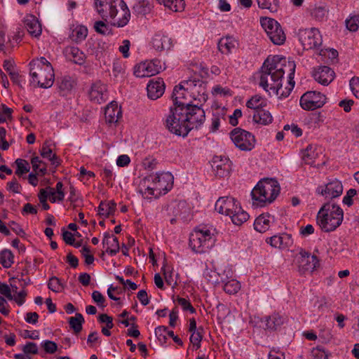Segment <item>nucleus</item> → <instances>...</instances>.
<instances>
[{"instance_id":"obj_2","label":"nucleus","mask_w":359,"mask_h":359,"mask_svg":"<svg viewBox=\"0 0 359 359\" xmlns=\"http://www.w3.org/2000/svg\"><path fill=\"white\" fill-rule=\"evenodd\" d=\"M197 102L187 109H178L174 114H169L165 120L168 130L178 136L186 137L193 129L198 128L205 120V113Z\"/></svg>"},{"instance_id":"obj_26","label":"nucleus","mask_w":359,"mask_h":359,"mask_svg":"<svg viewBox=\"0 0 359 359\" xmlns=\"http://www.w3.org/2000/svg\"><path fill=\"white\" fill-rule=\"evenodd\" d=\"M25 27L29 34L38 37L41 34L42 29L38 19L33 15L27 16L24 20Z\"/></svg>"},{"instance_id":"obj_3","label":"nucleus","mask_w":359,"mask_h":359,"mask_svg":"<svg viewBox=\"0 0 359 359\" xmlns=\"http://www.w3.org/2000/svg\"><path fill=\"white\" fill-rule=\"evenodd\" d=\"M95 8L101 18L117 27L126 26L130 18V12L123 0H94Z\"/></svg>"},{"instance_id":"obj_44","label":"nucleus","mask_w":359,"mask_h":359,"mask_svg":"<svg viewBox=\"0 0 359 359\" xmlns=\"http://www.w3.org/2000/svg\"><path fill=\"white\" fill-rule=\"evenodd\" d=\"M203 328L199 327L196 332H191V335L189 338L190 342L196 346V349L201 347V341L203 339Z\"/></svg>"},{"instance_id":"obj_39","label":"nucleus","mask_w":359,"mask_h":359,"mask_svg":"<svg viewBox=\"0 0 359 359\" xmlns=\"http://www.w3.org/2000/svg\"><path fill=\"white\" fill-rule=\"evenodd\" d=\"M88 35V29L85 26H77L72 30V39L79 43L83 41Z\"/></svg>"},{"instance_id":"obj_32","label":"nucleus","mask_w":359,"mask_h":359,"mask_svg":"<svg viewBox=\"0 0 359 359\" xmlns=\"http://www.w3.org/2000/svg\"><path fill=\"white\" fill-rule=\"evenodd\" d=\"M267 104V100L259 95L252 96L246 102V107L249 109H254L255 111H257L263 108H266Z\"/></svg>"},{"instance_id":"obj_15","label":"nucleus","mask_w":359,"mask_h":359,"mask_svg":"<svg viewBox=\"0 0 359 359\" xmlns=\"http://www.w3.org/2000/svg\"><path fill=\"white\" fill-rule=\"evenodd\" d=\"M297 262L301 273H305L308 271H313L318 264L317 256L311 255L309 252L302 248L300 249L297 256Z\"/></svg>"},{"instance_id":"obj_14","label":"nucleus","mask_w":359,"mask_h":359,"mask_svg":"<svg viewBox=\"0 0 359 359\" xmlns=\"http://www.w3.org/2000/svg\"><path fill=\"white\" fill-rule=\"evenodd\" d=\"M325 102V95L316 91H307L300 98L302 108L307 111H313L320 108Z\"/></svg>"},{"instance_id":"obj_34","label":"nucleus","mask_w":359,"mask_h":359,"mask_svg":"<svg viewBox=\"0 0 359 359\" xmlns=\"http://www.w3.org/2000/svg\"><path fill=\"white\" fill-rule=\"evenodd\" d=\"M284 323V318L279 313H273L266 319V327L269 330H275Z\"/></svg>"},{"instance_id":"obj_60","label":"nucleus","mask_w":359,"mask_h":359,"mask_svg":"<svg viewBox=\"0 0 359 359\" xmlns=\"http://www.w3.org/2000/svg\"><path fill=\"white\" fill-rule=\"evenodd\" d=\"M94 29L97 33L103 35L107 34L109 31L108 26L101 20L95 22Z\"/></svg>"},{"instance_id":"obj_12","label":"nucleus","mask_w":359,"mask_h":359,"mask_svg":"<svg viewBox=\"0 0 359 359\" xmlns=\"http://www.w3.org/2000/svg\"><path fill=\"white\" fill-rule=\"evenodd\" d=\"M230 137L235 146L241 151H251L255 145V136L241 128H236L230 133Z\"/></svg>"},{"instance_id":"obj_28","label":"nucleus","mask_w":359,"mask_h":359,"mask_svg":"<svg viewBox=\"0 0 359 359\" xmlns=\"http://www.w3.org/2000/svg\"><path fill=\"white\" fill-rule=\"evenodd\" d=\"M205 278L211 284H219L221 282H224L231 276V271L229 269L227 271H224V273H220L215 271L207 269L204 273Z\"/></svg>"},{"instance_id":"obj_48","label":"nucleus","mask_w":359,"mask_h":359,"mask_svg":"<svg viewBox=\"0 0 359 359\" xmlns=\"http://www.w3.org/2000/svg\"><path fill=\"white\" fill-rule=\"evenodd\" d=\"M327 12L324 6H316L311 10V15L316 20L322 21L326 17Z\"/></svg>"},{"instance_id":"obj_53","label":"nucleus","mask_w":359,"mask_h":359,"mask_svg":"<svg viewBox=\"0 0 359 359\" xmlns=\"http://www.w3.org/2000/svg\"><path fill=\"white\" fill-rule=\"evenodd\" d=\"M41 346L43 348L46 353L49 354L54 353L57 348V345L55 342L50 340H46L41 343Z\"/></svg>"},{"instance_id":"obj_47","label":"nucleus","mask_w":359,"mask_h":359,"mask_svg":"<svg viewBox=\"0 0 359 359\" xmlns=\"http://www.w3.org/2000/svg\"><path fill=\"white\" fill-rule=\"evenodd\" d=\"M347 29L351 32H356L359 29V14L351 16L346 20Z\"/></svg>"},{"instance_id":"obj_5","label":"nucleus","mask_w":359,"mask_h":359,"mask_svg":"<svg viewBox=\"0 0 359 359\" xmlns=\"http://www.w3.org/2000/svg\"><path fill=\"white\" fill-rule=\"evenodd\" d=\"M29 66L32 83L43 88H48L53 86L55 79L54 70L51 64L44 57L32 60Z\"/></svg>"},{"instance_id":"obj_57","label":"nucleus","mask_w":359,"mask_h":359,"mask_svg":"<svg viewBox=\"0 0 359 359\" xmlns=\"http://www.w3.org/2000/svg\"><path fill=\"white\" fill-rule=\"evenodd\" d=\"M92 298L98 306L104 307L105 298L102 293L97 290H95L92 293Z\"/></svg>"},{"instance_id":"obj_61","label":"nucleus","mask_w":359,"mask_h":359,"mask_svg":"<svg viewBox=\"0 0 359 359\" xmlns=\"http://www.w3.org/2000/svg\"><path fill=\"white\" fill-rule=\"evenodd\" d=\"M98 321L101 323H106V327L108 329H111L114 327L113 318L107 314H100L98 316Z\"/></svg>"},{"instance_id":"obj_54","label":"nucleus","mask_w":359,"mask_h":359,"mask_svg":"<svg viewBox=\"0 0 359 359\" xmlns=\"http://www.w3.org/2000/svg\"><path fill=\"white\" fill-rule=\"evenodd\" d=\"M313 359H328L329 353L319 346L313 348L311 352Z\"/></svg>"},{"instance_id":"obj_42","label":"nucleus","mask_w":359,"mask_h":359,"mask_svg":"<svg viewBox=\"0 0 359 359\" xmlns=\"http://www.w3.org/2000/svg\"><path fill=\"white\" fill-rule=\"evenodd\" d=\"M48 287L54 292H60L64 289L65 285L58 278L52 276L48 280Z\"/></svg>"},{"instance_id":"obj_19","label":"nucleus","mask_w":359,"mask_h":359,"mask_svg":"<svg viewBox=\"0 0 359 359\" xmlns=\"http://www.w3.org/2000/svg\"><path fill=\"white\" fill-rule=\"evenodd\" d=\"M314 79L323 86H327L335 76L334 72L327 66H320L313 72Z\"/></svg>"},{"instance_id":"obj_21","label":"nucleus","mask_w":359,"mask_h":359,"mask_svg":"<svg viewBox=\"0 0 359 359\" xmlns=\"http://www.w3.org/2000/svg\"><path fill=\"white\" fill-rule=\"evenodd\" d=\"M122 116L121 107L115 101L111 102L105 108L104 118L107 124L116 123Z\"/></svg>"},{"instance_id":"obj_50","label":"nucleus","mask_w":359,"mask_h":359,"mask_svg":"<svg viewBox=\"0 0 359 359\" xmlns=\"http://www.w3.org/2000/svg\"><path fill=\"white\" fill-rule=\"evenodd\" d=\"M316 154L313 150L312 145L309 144L306 147V149L303 151L302 159L306 164H311L315 158Z\"/></svg>"},{"instance_id":"obj_18","label":"nucleus","mask_w":359,"mask_h":359,"mask_svg":"<svg viewBox=\"0 0 359 359\" xmlns=\"http://www.w3.org/2000/svg\"><path fill=\"white\" fill-rule=\"evenodd\" d=\"M89 98L97 104L105 102L108 98L107 86L100 81L94 83L89 92Z\"/></svg>"},{"instance_id":"obj_9","label":"nucleus","mask_w":359,"mask_h":359,"mask_svg":"<svg viewBox=\"0 0 359 359\" xmlns=\"http://www.w3.org/2000/svg\"><path fill=\"white\" fill-rule=\"evenodd\" d=\"M215 241L211 230L205 226H200L190 234L189 244L193 251L204 253L214 245Z\"/></svg>"},{"instance_id":"obj_38","label":"nucleus","mask_w":359,"mask_h":359,"mask_svg":"<svg viewBox=\"0 0 359 359\" xmlns=\"http://www.w3.org/2000/svg\"><path fill=\"white\" fill-rule=\"evenodd\" d=\"M258 6L262 9H267L271 13H275L279 8L278 0H256Z\"/></svg>"},{"instance_id":"obj_59","label":"nucleus","mask_w":359,"mask_h":359,"mask_svg":"<svg viewBox=\"0 0 359 359\" xmlns=\"http://www.w3.org/2000/svg\"><path fill=\"white\" fill-rule=\"evenodd\" d=\"M22 189L21 185L18 182L16 178L7 183V189L15 194H20Z\"/></svg>"},{"instance_id":"obj_11","label":"nucleus","mask_w":359,"mask_h":359,"mask_svg":"<svg viewBox=\"0 0 359 359\" xmlns=\"http://www.w3.org/2000/svg\"><path fill=\"white\" fill-rule=\"evenodd\" d=\"M261 25L273 43L275 45L284 43L286 36L280 25L276 20L270 18H262Z\"/></svg>"},{"instance_id":"obj_10","label":"nucleus","mask_w":359,"mask_h":359,"mask_svg":"<svg viewBox=\"0 0 359 359\" xmlns=\"http://www.w3.org/2000/svg\"><path fill=\"white\" fill-rule=\"evenodd\" d=\"M173 177L170 172H163L156 174V175H150L143 180L144 183L147 181H151L154 187H147L143 191L142 188L140 189V192L142 194L143 197L146 198H151L152 196H155V190H158V194L161 190L165 191V193L171 189L172 187Z\"/></svg>"},{"instance_id":"obj_30","label":"nucleus","mask_w":359,"mask_h":359,"mask_svg":"<svg viewBox=\"0 0 359 359\" xmlns=\"http://www.w3.org/2000/svg\"><path fill=\"white\" fill-rule=\"evenodd\" d=\"M252 118L254 122L262 126L269 125L273 120L271 112L265 108L255 111Z\"/></svg>"},{"instance_id":"obj_29","label":"nucleus","mask_w":359,"mask_h":359,"mask_svg":"<svg viewBox=\"0 0 359 359\" xmlns=\"http://www.w3.org/2000/svg\"><path fill=\"white\" fill-rule=\"evenodd\" d=\"M67 57L74 63L81 65L86 62V55L79 48L72 46L66 48Z\"/></svg>"},{"instance_id":"obj_56","label":"nucleus","mask_w":359,"mask_h":359,"mask_svg":"<svg viewBox=\"0 0 359 359\" xmlns=\"http://www.w3.org/2000/svg\"><path fill=\"white\" fill-rule=\"evenodd\" d=\"M146 67L144 65V63H140L137 65L135 66L134 68V75L136 77L139 78H143V77H149V75H147L146 72Z\"/></svg>"},{"instance_id":"obj_16","label":"nucleus","mask_w":359,"mask_h":359,"mask_svg":"<svg viewBox=\"0 0 359 359\" xmlns=\"http://www.w3.org/2000/svg\"><path fill=\"white\" fill-rule=\"evenodd\" d=\"M343 192V186L341 182L334 179L329 182L325 187L320 186L316 189V193L325 197V198L332 199L341 196Z\"/></svg>"},{"instance_id":"obj_64","label":"nucleus","mask_w":359,"mask_h":359,"mask_svg":"<svg viewBox=\"0 0 359 359\" xmlns=\"http://www.w3.org/2000/svg\"><path fill=\"white\" fill-rule=\"evenodd\" d=\"M268 359H285V353L278 349L273 348L268 354Z\"/></svg>"},{"instance_id":"obj_45","label":"nucleus","mask_w":359,"mask_h":359,"mask_svg":"<svg viewBox=\"0 0 359 359\" xmlns=\"http://www.w3.org/2000/svg\"><path fill=\"white\" fill-rule=\"evenodd\" d=\"M172 11H178L183 6L182 0H156Z\"/></svg>"},{"instance_id":"obj_40","label":"nucleus","mask_w":359,"mask_h":359,"mask_svg":"<svg viewBox=\"0 0 359 359\" xmlns=\"http://www.w3.org/2000/svg\"><path fill=\"white\" fill-rule=\"evenodd\" d=\"M222 283H224L223 289L224 292L230 294L237 293L241 288L240 283L235 279L229 280L226 279Z\"/></svg>"},{"instance_id":"obj_51","label":"nucleus","mask_w":359,"mask_h":359,"mask_svg":"<svg viewBox=\"0 0 359 359\" xmlns=\"http://www.w3.org/2000/svg\"><path fill=\"white\" fill-rule=\"evenodd\" d=\"M174 301L177 302V304L182 306L184 311H189L191 313H194L196 312V309L193 307L188 299L177 297L176 300Z\"/></svg>"},{"instance_id":"obj_27","label":"nucleus","mask_w":359,"mask_h":359,"mask_svg":"<svg viewBox=\"0 0 359 359\" xmlns=\"http://www.w3.org/2000/svg\"><path fill=\"white\" fill-rule=\"evenodd\" d=\"M274 217L269 213L262 214L256 218L254 222V228L260 233L266 232L269 230L271 224L274 222Z\"/></svg>"},{"instance_id":"obj_20","label":"nucleus","mask_w":359,"mask_h":359,"mask_svg":"<svg viewBox=\"0 0 359 359\" xmlns=\"http://www.w3.org/2000/svg\"><path fill=\"white\" fill-rule=\"evenodd\" d=\"M147 95L151 100L161 97L165 91V83L161 78H156L149 81L147 87Z\"/></svg>"},{"instance_id":"obj_6","label":"nucleus","mask_w":359,"mask_h":359,"mask_svg":"<svg viewBox=\"0 0 359 359\" xmlns=\"http://www.w3.org/2000/svg\"><path fill=\"white\" fill-rule=\"evenodd\" d=\"M344 212L342 209L334 204L325 203L317 215V222L325 232L334 231L342 222Z\"/></svg>"},{"instance_id":"obj_58","label":"nucleus","mask_w":359,"mask_h":359,"mask_svg":"<svg viewBox=\"0 0 359 359\" xmlns=\"http://www.w3.org/2000/svg\"><path fill=\"white\" fill-rule=\"evenodd\" d=\"M349 85L354 95L359 99V77H353L350 80Z\"/></svg>"},{"instance_id":"obj_55","label":"nucleus","mask_w":359,"mask_h":359,"mask_svg":"<svg viewBox=\"0 0 359 359\" xmlns=\"http://www.w3.org/2000/svg\"><path fill=\"white\" fill-rule=\"evenodd\" d=\"M22 351L25 355L37 354L39 349L36 344L29 341L23 346Z\"/></svg>"},{"instance_id":"obj_8","label":"nucleus","mask_w":359,"mask_h":359,"mask_svg":"<svg viewBox=\"0 0 359 359\" xmlns=\"http://www.w3.org/2000/svg\"><path fill=\"white\" fill-rule=\"evenodd\" d=\"M280 192L276 180L266 179L259 181L251 192L253 204L264 206L266 203L273 202Z\"/></svg>"},{"instance_id":"obj_43","label":"nucleus","mask_w":359,"mask_h":359,"mask_svg":"<svg viewBox=\"0 0 359 359\" xmlns=\"http://www.w3.org/2000/svg\"><path fill=\"white\" fill-rule=\"evenodd\" d=\"M58 87L61 91H69L74 86V81L70 76H63L58 81Z\"/></svg>"},{"instance_id":"obj_49","label":"nucleus","mask_w":359,"mask_h":359,"mask_svg":"<svg viewBox=\"0 0 359 359\" xmlns=\"http://www.w3.org/2000/svg\"><path fill=\"white\" fill-rule=\"evenodd\" d=\"M353 198L355 200L358 199L357 191L355 189H350L343 198V203L348 207L351 206L353 204Z\"/></svg>"},{"instance_id":"obj_23","label":"nucleus","mask_w":359,"mask_h":359,"mask_svg":"<svg viewBox=\"0 0 359 359\" xmlns=\"http://www.w3.org/2000/svg\"><path fill=\"white\" fill-rule=\"evenodd\" d=\"M266 242L272 247L285 249L292 244V236L288 233H282L271 236Z\"/></svg>"},{"instance_id":"obj_46","label":"nucleus","mask_w":359,"mask_h":359,"mask_svg":"<svg viewBox=\"0 0 359 359\" xmlns=\"http://www.w3.org/2000/svg\"><path fill=\"white\" fill-rule=\"evenodd\" d=\"M15 164L17 165V170L15 172V175L21 176L23 174H25L29 171L30 168L27 161L21 158H18L15 161Z\"/></svg>"},{"instance_id":"obj_63","label":"nucleus","mask_w":359,"mask_h":359,"mask_svg":"<svg viewBox=\"0 0 359 359\" xmlns=\"http://www.w3.org/2000/svg\"><path fill=\"white\" fill-rule=\"evenodd\" d=\"M242 116V111L240 109H236L232 115L229 116V122L233 126H236L238 125V118Z\"/></svg>"},{"instance_id":"obj_52","label":"nucleus","mask_w":359,"mask_h":359,"mask_svg":"<svg viewBox=\"0 0 359 359\" xmlns=\"http://www.w3.org/2000/svg\"><path fill=\"white\" fill-rule=\"evenodd\" d=\"M134 9L140 14L145 15L150 11L151 7L148 2L145 1H139Z\"/></svg>"},{"instance_id":"obj_35","label":"nucleus","mask_w":359,"mask_h":359,"mask_svg":"<svg viewBox=\"0 0 359 359\" xmlns=\"http://www.w3.org/2000/svg\"><path fill=\"white\" fill-rule=\"evenodd\" d=\"M143 63L146 67V72L149 77L158 74L163 69L161 61L158 59L145 61Z\"/></svg>"},{"instance_id":"obj_13","label":"nucleus","mask_w":359,"mask_h":359,"mask_svg":"<svg viewBox=\"0 0 359 359\" xmlns=\"http://www.w3.org/2000/svg\"><path fill=\"white\" fill-rule=\"evenodd\" d=\"M298 35L304 49L316 48L322 44V36L316 28L299 29Z\"/></svg>"},{"instance_id":"obj_62","label":"nucleus","mask_w":359,"mask_h":359,"mask_svg":"<svg viewBox=\"0 0 359 359\" xmlns=\"http://www.w3.org/2000/svg\"><path fill=\"white\" fill-rule=\"evenodd\" d=\"M112 73L114 76L118 77L119 75L123 76L125 73L124 68L119 61L113 63Z\"/></svg>"},{"instance_id":"obj_4","label":"nucleus","mask_w":359,"mask_h":359,"mask_svg":"<svg viewBox=\"0 0 359 359\" xmlns=\"http://www.w3.org/2000/svg\"><path fill=\"white\" fill-rule=\"evenodd\" d=\"M196 81L195 80L184 81L176 86L172 94L175 107L170 108V114H174L178 109H187L198 101L201 105H203L208 100V94L202 92V94L196 97Z\"/></svg>"},{"instance_id":"obj_36","label":"nucleus","mask_w":359,"mask_h":359,"mask_svg":"<svg viewBox=\"0 0 359 359\" xmlns=\"http://www.w3.org/2000/svg\"><path fill=\"white\" fill-rule=\"evenodd\" d=\"M69 324L75 334L82 330V325L84 323V318L81 313H76L75 316L69 318Z\"/></svg>"},{"instance_id":"obj_7","label":"nucleus","mask_w":359,"mask_h":359,"mask_svg":"<svg viewBox=\"0 0 359 359\" xmlns=\"http://www.w3.org/2000/svg\"><path fill=\"white\" fill-rule=\"evenodd\" d=\"M215 210L222 215L229 216L232 222L241 226L249 218L248 212L244 211L239 203L232 197H221L215 203Z\"/></svg>"},{"instance_id":"obj_24","label":"nucleus","mask_w":359,"mask_h":359,"mask_svg":"<svg viewBox=\"0 0 359 359\" xmlns=\"http://www.w3.org/2000/svg\"><path fill=\"white\" fill-rule=\"evenodd\" d=\"M238 46V40L232 36H226L219 39L217 46L219 50L225 55H229Z\"/></svg>"},{"instance_id":"obj_22","label":"nucleus","mask_w":359,"mask_h":359,"mask_svg":"<svg viewBox=\"0 0 359 359\" xmlns=\"http://www.w3.org/2000/svg\"><path fill=\"white\" fill-rule=\"evenodd\" d=\"M102 245L104 248L106 247V252L111 256L116 255L119 252L120 247L117 237L108 232L104 233Z\"/></svg>"},{"instance_id":"obj_1","label":"nucleus","mask_w":359,"mask_h":359,"mask_svg":"<svg viewBox=\"0 0 359 359\" xmlns=\"http://www.w3.org/2000/svg\"><path fill=\"white\" fill-rule=\"evenodd\" d=\"M294 61H286L279 55L269 56L261 68L259 86L269 94L287 97L294 86Z\"/></svg>"},{"instance_id":"obj_17","label":"nucleus","mask_w":359,"mask_h":359,"mask_svg":"<svg viewBox=\"0 0 359 359\" xmlns=\"http://www.w3.org/2000/svg\"><path fill=\"white\" fill-rule=\"evenodd\" d=\"M212 168L215 176L226 177L231 171V161L226 157L215 156L212 160Z\"/></svg>"},{"instance_id":"obj_33","label":"nucleus","mask_w":359,"mask_h":359,"mask_svg":"<svg viewBox=\"0 0 359 359\" xmlns=\"http://www.w3.org/2000/svg\"><path fill=\"white\" fill-rule=\"evenodd\" d=\"M116 209V203L114 201H101L97 208V212L100 217H108L114 213Z\"/></svg>"},{"instance_id":"obj_31","label":"nucleus","mask_w":359,"mask_h":359,"mask_svg":"<svg viewBox=\"0 0 359 359\" xmlns=\"http://www.w3.org/2000/svg\"><path fill=\"white\" fill-rule=\"evenodd\" d=\"M40 151L41 156L44 158L49 159L52 165H55V167L60 165V161L57 156L55 154H53V150L50 148V141H45Z\"/></svg>"},{"instance_id":"obj_41","label":"nucleus","mask_w":359,"mask_h":359,"mask_svg":"<svg viewBox=\"0 0 359 359\" xmlns=\"http://www.w3.org/2000/svg\"><path fill=\"white\" fill-rule=\"evenodd\" d=\"M31 163L32 165L33 170L36 172V174L44 175L46 173V165L41 160H40L39 157L34 156L31 160Z\"/></svg>"},{"instance_id":"obj_25","label":"nucleus","mask_w":359,"mask_h":359,"mask_svg":"<svg viewBox=\"0 0 359 359\" xmlns=\"http://www.w3.org/2000/svg\"><path fill=\"white\" fill-rule=\"evenodd\" d=\"M151 46L156 51L169 50L172 46V41L168 36L156 34L152 38Z\"/></svg>"},{"instance_id":"obj_37","label":"nucleus","mask_w":359,"mask_h":359,"mask_svg":"<svg viewBox=\"0 0 359 359\" xmlns=\"http://www.w3.org/2000/svg\"><path fill=\"white\" fill-rule=\"evenodd\" d=\"M14 262V255L11 250L4 249L0 252V264L6 269L10 268Z\"/></svg>"}]
</instances>
